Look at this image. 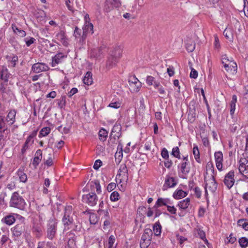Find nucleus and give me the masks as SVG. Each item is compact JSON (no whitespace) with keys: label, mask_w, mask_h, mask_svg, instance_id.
I'll return each instance as SVG.
<instances>
[{"label":"nucleus","mask_w":248,"mask_h":248,"mask_svg":"<svg viewBox=\"0 0 248 248\" xmlns=\"http://www.w3.org/2000/svg\"><path fill=\"white\" fill-rule=\"evenodd\" d=\"M9 204L11 207L23 210L25 208L26 202L23 197L17 192H15L12 194Z\"/></svg>","instance_id":"obj_1"},{"label":"nucleus","mask_w":248,"mask_h":248,"mask_svg":"<svg viewBox=\"0 0 248 248\" xmlns=\"http://www.w3.org/2000/svg\"><path fill=\"white\" fill-rule=\"evenodd\" d=\"M57 220L54 218H50L46 225V237L50 240H52L55 237L57 230Z\"/></svg>","instance_id":"obj_2"},{"label":"nucleus","mask_w":248,"mask_h":248,"mask_svg":"<svg viewBox=\"0 0 248 248\" xmlns=\"http://www.w3.org/2000/svg\"><path fill=\"white\" fill-rule=\"evenodd\" d=\"M153 233V231L150 229L147 228L144 230L140 241V248H147L149 246Z\"/></svg>","instance_id":"obj_3"},{"label":"nucleus","mask_w":248,"mask_h":248,"mask_svg":"<svg viewBox=\"0 0 248 248\" xmlns=\"http://www.w3.org/2000/svg\"><path fill=\"white\" fill-rule=\"evenodd\" d=\"M72 208L71 206H67L65 207L64 215L62 220L65 227H67L68 229H69V227L73 225L74 223L73 218L70 217Z\"/></svg>","instance_id":"obj_4"},{"label":"nucleus","mask_w":248,"mask_h":248,"mask_svg":"<svg viewBox=\"0 0 248 248\" xmlns=\"http://www.w3.org/2000/svg\"><path fill=\"white\" fill-rule=\"evenodd\" d=\"M116 179L119 180V184L121 183L124 181L128 180V169L125 164L121 165L118 170V173L116 175Z\"/></svg>","instance_id":"obj_5"},{"label":"nucleus","mask_w":248,"mask_h":248,"mask_svg":"<svg viewBox=\"0 0 248 248\" xmlns=\"http://www.w3.org/2000/svg\"><path fill=\"white\" fill-rule=\"evenodd\" d=\"M82 200L89 206H93L97 203L98 197L95 193L92 192L88 194L83 195Z\"/></svg>","instance_id":"obj_6"},{"label":"nucleus","mask_w":248,"mask_h":248,"mask_svg":"<svg viewBox=\"0 0 248 248\" xmlns=\"http://www.w3.org/2000/svg\"><path fill=\"white\" fill-rule=\"evenodd\" d=\"M239 164V172L248 179V160L245 158H241Z\"/></svg>","instance_id":"obj_7"},{"label":"nucleus","mask_w":248,"mask_h":248,"mask_svg":"<svg viewBox=\"0 0 248 248\" xmlns=\"http://www.w3.org/2000/svg\"><path fill=\"white\" fill-rule=\"evenodd\" d=\"M183 161L178 165V169H179L181 172L184 175H186L190 171V168L188 166L189 161L188 159V155L186 156H183L182 158Z\"/></svg>","instance_id":"obj_8"},{"label":"nucleus","mask_w":248,"mask_h":248,"mask_svg":"<svg viewBox=\"0 0 248 248\" xmlns=\"http://www.w3.org/2000/svg\"><path fill=\"white\" fill-rule=\"evenodd\" d=\"M234 182V172L233 170H230L225 176L224 184L229 189H230L233 186Z\"/></svg>","instance_id":"obj_9"},{"label":"nucleus","mask_w":248,"mask_h":248,"mask_svg":"<svg viewBox=\"0 0 248 248\" xmlns=\"http://www.w3.org/2000/svg\"><path fill=\"white\" fill-rule=\"evenodd\" d=\"M25 230V224L23 222H21L12 228L11 231L14 236L18 237L24 232Z\"/></svg>","instance_id":"obj_10"},{"label":"nucleus","mask_w":248,"mask_h":248,"mask_svg":"<svg viewBox=\"0 0 248 248\" xmlns=\"http://www.w3.org/2000/svg\"><path fill=\"white\" fill-rule=\"evenodd\" d=\"M49 69L48 66L42 62H38L33 64L31 67L32 71L35 73H39L41 72L47 71Z\"/></svg>","instance_id":"obj_11"},{"label":"nucleus","mask_w":248,"mask_h":248,"mask_svg":"<svg viewBox=\"0 0 248 248\" xmlns=\"http://www.w3.org/2000/svg\"><path fill=\"white\" fill-rule=\"evenodd\" d=\"M67 57V55L64 54L63 53L60 52L57 53L52 58L51 66L52 67H55L59 64L61 63L64 59Z\"/></svg>","instance_id":"obj_12"},{"label":"nucleus","mask_w":248,"mask_h":248,"mask_svg":"<svg viewBox=\"0 0 248 248\" xmlns=\"http://www.w3.org/2000/svg\"><path fill=\"white\" fill-rule=\"evenodd\" d=\"M215 159L217 169L219 170L222 169L223 154L221 151L215 153Z\"/></svg>","instance_id":"obj_13"},{"label":"nucleus","mask_w":248,"mask_h":248,"mask_svg":"<svg viewBox=\"0 0 248 248\" xmlns=\"http://www.w3.org/2000/svg\"><path fill=\"white\" fill-rule=\"evenodd\" d=\"M177 181L174 177H167L163 186V190H166L168 188L173 187L177 185Z\"/></svg>","instance_id":"obj_14"},{"label":"nucleus","mask_w":248,"mask_h":248,"mask_svg":"<svg viewBox=\"0 0 248 248\" xmlns=\"http://www.w3.org/2000/svg\"><path fill=\"white\" fill-rule=\"evenodd\" d=\"M172 202L170 199L168 198H159L155 202V205L154 206V208L157 209L158 207L165 206L167 207L169 204H171Z\"/></svg>","instance_id":"obj_15"},{"label":"nucleus","mask_w":248,"mask_h":248,"mask_svg":"<svg viewBox=\"0 0 248 248\" xmlns=\"http://www.w3.org/2000/svg\"><path fill=\"white\" fill-rule=\"evenodd\" d=\"M32 232L36 237H40L43 234L42 228L41 224L33 222L32 223Z\"/></svg>","instance_id":"obj_16"},{"label":"nucleus","mask_w":248,"mask_h":248,"mask_svg":"<svg viewBox=\"0 0 248 248\" xmlns=\"http://www.w3.org/2000/svg\"><path fill=\"white\" fill-rule=\"evenodd\" d=\"M56 39L60 41L63 46H67L68 44L67 38L64 31L61 30L56 34Z\"/></svg>","instance_id":"obj_17"},{"label":"nucleus","mask_w":248,"mask_h":248,"mask_svg":"<svg viewBox=\"0 0 248 248\" xmlns=\"http://www.w3.org/2000/svg\"><path fill=\"white\" fill-rule=\"evenodd\" d=\"M10 76L11 74L6 68L2 67L0 68V79L1 81L8 82Z\"/></svg>","instance_id":"obj_18"},{"label":"nucleus","mask_w":248,"mask_h":248,"mask_svg":"<svg viewBox=\"0 0 248 248\" xmlns=\"http://www.w3.org/2000/svg\"><path fill=\"white\" fill-rule=\"evenodd\" d=\"M35 133H32L27 138L24 144L23 148L21 149V153L22 155H24L26 152V150L29 147V144L30 143L32 144L33 142V138L35 136Z\"/></svg>","instance_id":"obj_19"},{"label":"nucleus","mask_w":248,"mask_h":248,"mask_svg":"<svg viewBox=\"0 0 248 248\" xmlns=\"http://www.w3.org/2000/svg\"><path fill=\"white\" fill-rule=\"evenodd\" d=\"M121 124L116 123L112 128L110 135H113L114 137H117V139H119L121 135Z\"/></svg>","instance_id":"obj_20"},{"label":"nucleus","mask_w":248,"mask_h":248,"mask_svg":"<svg viewBox=\"0 0 248 248\" xmlns=\"http://www.w3.org/2000/svg\"><path fill=\"white\" fill-rule=\"evenodd\" d=\"M42 158V152L41 150L38 149L36 151L32 162V165L35 168L39 165Z\"/></svg>","instance_id":"obj_21"},{"label":"nucleus","mask_w":248,"mask_h":248,"mask_svg":"<svg viewBox=\"0 0 248 248\" xmlns=\"http://www.w3.org/2000/svg\"><path fill=\"white\" fill-rule=\"evenodd\" d=\"M9 131L8 125L5 122L4 117L0 115V133L7 134Z\"/></svg>","instance_id":"obj_22"},{"label":"nucleus","mask_w":248,"mask_h":248,"mask_svg":"<svg viewBox=\"0 0 248 248\" xmlns=\"http://www.w3.org/2000/svg\"><path fill=\"white\" fill-rule=\"evenodd\" d=\"M117 150H120V151L115 153V158L116 163L119 164L123 158V145L120 143L118 145Z\"/></svg>","instance_id":"obj_23"},{"label":"nucleus","mask_w":248,"mask_h":248,"mask_svg":"<svg viewBox=\"0 0 248 248\" xmlns=\"http://www.w3.org/2000/svg\"><path fill=\"white\" fill-rule=\"evenodd\" d=\"M90 186L91 190H94L95 189L98 194L101 193V186L98 180L91 181L90 183Z\"/></svg>","instance_id":"obj_24"},{"label":"nucleus","mask_w":248,"mask_h":248,"mask_svg":"<svg viewBox=\"0 0 248 248\" xmlns=\"http://www.w3.org/2000/svg\"><path fill=\"white\" fill-rule=\"evenodd\" d=\"M209 180L211 181L210 183H206V186L209 185L208 188L209 190L212 192H215L217 187V184L215 181V176H213V178L210 177L209 178Z\"/></svg>","instance_id":"obj_25"},{"label":"nucleus","mask_w":248,"mask_h":248,"mask_svg":"<svg viewBox=\"0 0 248 248\" xmlns=\"http://www.w3.org/2000/svg\"><path fill=\"white\" fill-rule=\"evenodd\" d=\"M102 54V48L98 47L92 49L91 50L90 55L92 58L97 59L100 58Z\"/></svg>","instance_id":"obj_26"},{"label":"nucleus","mask_w":248,"mask_h":248,"mask_svg":"<svg viewBox=\"0 0 248 248\" xmlns=\"http://www.w3.org/2000/svg\"><path fill=\"white\" fill-rule=\"evenodd\" d=\"M118 62V60L110 55L108 57V60L106 62V68L108 69H111L116 65Z\"/></svg>","instance_id":"obj_27"},{"label":"nucleus","mask_w":248,"mask_h":248,"mask_svg":"<svg viewBox=\"0 0 248 248\" xmlns=\"http://www.w3.org/2000/svg\"><path fill=\"white\" fill-rule=\"evenodd\" d=\"M226 71L231 74L234 75L237 72V66L235 62H229V64L227 68H225Z\"/></svg>","instance_id":"obj_28"},{"label":"nucleus","mask_w":248,"mask_h":248,"mask_svg":"<svg viewBox=\"0 0 248 248\" xmlns=\"http://www.w3.org/2000/svg\"><path fill=\"white\" fill-rule=\"evenodd\" d=\"M206 171L205 174L204 175V181L206 182L208 180H207V175L208 174V171H210V177L213 178V176H215V169L214 166L212 163H210L209 162L207 163L206 166Z\"/></svg>","instance_id":"obj_29"},{"label":"nucleus","mask_w":248,"mask_h":248,"mask_svg":"<svg viewBox=\"0 0 248 248\" xmlns=\"http://www.w3.org/2000/svg\"><path fill=\"white\" fill-rule=\"evenodd\" d=\"M122 52L123 49L120 46H118L114 49L110 55L117 60H119L122 56Z\"/></svg>","instance_id":"obj_30"},{"label":"nucleus","mask_w":248,"mask_h":248,"mask_svg":"<svg viewBox=\"0 0 248 248\" xmlns=\"http://www.w3.org/2000/svg\"><path fill=\"white\" fill-rule=\"evenodd\" d=\"M12 28L15 34L20 37H24L26 36V32L20 28L17 27L15 24L12 25Z\"/></svg>","instance_id":"obj_31"},{"label":"nucleus","mask_w":248,"mask_h":248,"mask_svg":"<svg viewBox=\"0 0 248 248\" xmlns=\"http://www.w3.org/2000/svg\"><path fill=\"white\" fill-rule=\"evenodd\" d=\"M16 113L15 109L11 110L7 115V121L8 122H9L10 125H12L15 122Z\"/></svg>","instance_id":"obj_32"},{"label":"nucleus","mask_w":248,"mask_h":248,"mask_svg":"<svg viewBox=\"0 0 248 248\" xmlns=\"http://www.w3.org/2000/svg\"><path fill=\"white\" fill-rule=\"evenodd\" d=\"M187 193L182 189L176 190L173 194V197L175 199H180L185 197Z\"/></svg>","instance_id":"obj_33"},{"label":"nucleus","mask_w":248,"mask_h":248,"mask_svg":"<svg viewBox=\"0 0 248 248\" xmlns=\"http://www.w3.org/2000/svg\"><path fill=\"white\" fill-rule=\"evenodd\" d=\"M190 199L187 198L186 199L180 201L178 204V206L181 209L185 210L188 208L190 204Z\"/></svg>","instance_id":"obj_34"},{"label":"nucleus","mask_w":248,"mask_h":248,"mask_svg":"<svg viewBox=\"0 0 248 248\" xmlns=\"http://www.w3.org/2000/svg\"><path fill=\"white\" fill-rule=\"evenodd\" d=\"M223 34L229 41L232 42L233 40V34L232 30L230 28H226Z\"/></svg>","instance_id":"obj_35"},{"label":"nucleus","mask_w":248,"mask_h":248,"mask_svg":"<svg viewBox=\"0 0 248 248\" xmlns=\"http://www.w3.org/2000/svg\"><path fill=\"white\" fill-rule=\"evenodd\" d=\"M92 76V74L91 72H87L83 79L84 83L88 85H91L93 82Z\"/></svg>","instance_id":"obj_36"},{"label":"nucleus","mask_w":248,"mask_h":248,"mask_svg":"<svg viewBox=\"0 0 248 248\" xmlns=\"http://www.w3.org/2000/svg\"><path fill=\"white\" fill-rule=\"evenodd\" d=\"M16 219L13 215H8L5 217L2 221L8 225L13 224L15 222Z\"/></svg>","instance_id":"obj_37"},{"label":"nucleus","mask_w":248,"mask_h":248,"mask_svg":"<svg viewBox=\"0 0 248 248\" xmlns=\"http://www.w3.org/2000/svg\"><path fill=\"white\" fill-rule=\"evenodd\" d=\"M108 132L104 128H101L99 132L98 136L99 140L102 141H105L108 137Z\"/></svg>","instance_id":"obj_38"},{"label":"nucleus","mask_w":248,"mask_h":248,"mask_svg":"<svg viewBox=\"0 0 248 248\" xmlns=\"http://www.w3.org/2000/svg\"><path fill=\"white\" fill-rule=\"evenodd\" d=\"M237 102V96L236 95H233L232 97V100L230 103V113L231 115H232L235 109V105Z\"/></svg>","instance_id":"obj_39"},{"label":"nucleus","mask_w":248,"mask_h":248,"mask_svg":"<svg viewBox=\"0 0 248 248\" xmlns=\"http://www.w3.org/2000/svg\"><path fill=\"white\" fill-rule=\"evenodd\" d=\"M153 231L155 235L156 236H158L160 234L161 232V226L160 225L158 222H156L154 224L153 226Z\"/></svg>","instance_id":"obj_40"},{"label":"nucleus","mask_w":248,"mask_h":248,"mask_svg":"<svg viewBox=\"0 0 248 248\" xmlns=\"http://www.w3.org/2000/svg\"><path fill=\"white\" fill-rule=\"evenodd\" d=\"M17 175L19 177L20 181L23 183H26L27 181V176L21 170H19L17 171Z\"/></svg>","instance_id":"obj_41"},{"label":"nucleus","mask_w":248,"mask_h":248,"mask_svg":"<svg viewBox=\"0 0 248 248\" xmlns=\"http://www.w3.org/2000/svg\"><path fill=\"white\" fill-rule=\"evenodd\" d=\"M237 224L239 226L242 227L245 230L248 231V222L246 221V219H239Z\"/></svg>","instance_id":"obj_42"},{"label":"nucleus","mask_w":248,"mask_h":248,"mask_svg":"<svg viewBox=\"0 0 248 248\" xmlns=\"http://www.w3.org/2000/svg\"><path fill=\"white\" fill-rule=\"evenodd\" d=\"M197 233L198 236L201 239L204 241L205 244H207V245H208L209 243H208V240L206 238L205 233L204 232L201 230V229H199L197 230Z\"/></svg>","instance_id":"obj_43"},{"label":"nucleus","mask_w":248,"mask_h":248,"mask_svg":"<svg viewBox=\"0 0 248 248\" xmlns=\"http://www.w3.org/2000/svg\"><path fill=\"white\" fill-rule=\"evenodd\" d=\"M130 86L133 92L137 93L141 87V83L139 81L135 84L131 83Z\"/></svg>","instance_id":"obj_44"},{"label":"nucleus","mask_w":248,"mask_h":248,"mask_svg":"<svg viewBox=\"0 0 248 248\" xmlns=\"http://www.w3.org/2000/svg\"><path fill=\"white\" fill-rule=\"evenodd\" d=\"M193 154L195 160L198 163H200V152L197 146H194L193 148Z\"/></svg>","instance_id":"obj_45"},{"label":"nucleus","mask_w":248,"mask_h":248,"mask_svg":"<svg viewBox=\"0 0 248 248\" xmlns=\"http://www.w3.org/2000/svg\"><path fill=\"white\" fill-rule=\"evenodd\" d=\"M58 101V107L60 108H63L65 107L66 104V97L65 96H61V98Z\"/></svg>","instance_id":"obj_46"},{"label":"nucleus","mask_w":248,"mask_h":248,"mask_svg":"<svg viewBox=\"0 0 248 248\" xmlns=\"http://www.w3.org/2000/svg\"><path fill=\"white\" fill-rule=\"evenodd\" d=\"M239 243L242 248H246L248 245V239L246 237H242L239 239Z\"/></svg>","instance_id":"obj_47"},{"label":"nucleus","mask_w":248,"mask_h":248,"mask_svg":"<svg viewBox=\"0 0 248 248\" xmlns=\"http://www.w3.org/2000/svg\"><path fill=\"white\" fill-rule=\"evenodd\" d=\"M233 61L230 60L226 55H223L222 57V63L224 68H227L229 64V62H233Z\"/></svg>","instance_id":"obj_48"},{"label":"nucleus","mask_w":248,"mask_h":248,"mask_svg":"<svg viewBox=\"0 0 248 248\" xmlns=\"http://www.w3.org/2000/svg\"><path fill=\"white\" fill-rule=\"evenodd\" d=\"M171 154L178 159L181 158L180 153L179 151V149L178 147L173 148Z\"/></svg>","instance_id":"obj_49"},{"label":"nucleus","mask_w":248,"mask_h":248,"mask_svg":"<svg viewBox=\"0 0 248 248\" xmlns=\"http://www.w3.org/2000/svg\"><path fill=\"white\" fill-rule=\"evenodd\" d=\"M120 199V195L117 191L113 192L110 196V199L112 202L117 201Z\"/></svg>","instance_id":"obj_50"},{"label":"nucleus","mask_w":248,"mask_h":248,"mask_svg":"<svg viewBox=\"0 0 248 248\" xmlns=\"http://www.w3.org/2000/svg\"><path fill=\"white\" fill-rule=\"evenodd\" d=\"M8 61L10 62L12 66L15 67L18 61L17 56L16 55L10 56Z\"/></svg>","instance_id":"obj_51"},{"label":"nucleus","mask_w":248,"mask_h":248,"mask_svg":"<svg viewBox=\"0 0 248 248\" xmlns=\"http://www.w3.org/2000/svg\"><path fill=\"white\" fill-rule=\"evenodd\" d=\"M50 132V128L46 127L43 128L40 132V135L43 137L47 136Z\"/></svg>","instance_id":"obj_52"},{"label":"nucleus","mask_w":248,"mask_h":248,"mask_svg":"<svg viewBox=\"0 0 248 248\" xmlns=\"http://www.w3.org/2000/svg\"><path fill=\"white\" fill-rule=\"evenodd\" d=\"M242 101L244 103L248 104V87L245 88V92L242 97Z\"/></svg>","instance_id":"obj_53"},{"label":"nucleus","mask_w":248,"mask_h":248,"mask_svg":"<svg viewBox=\"0 0 248 248\" xmlns=\"http://www.w3.org/2000/svg\"><path fill=\"white\" fill-rule=\"evenodd\" d=\"M26 44L28 46H30L31 44L34 43L36 40L33 37H27L24 39Z\"/></svg>","instance_id":"obj_54"},{"label":"nucleus","mask_w":248,"mask_h":248,"mask_svg":"<svg viewBox=\"0 0 248 248\" xmlns=\"http://www.w3.org/2000/svg\"><path fill=\"white\" fill-rule=\"evenodd\" d=\"M81 226L79 223L74 222L71 226L69 227V229H72L74 231H79Z\"/></svg>","instance_id":"obj_55"},{"label":"nucleus","mask_w":248,"mask_h":248,"mask_svg":"<svg viewBox=\"0 0 248 248\" xmlns=\"http://www.w3.org/2000/svg\"><path fill=\"white\" fill-rule=\"evenodd\" d=\"M161 156L165 159H168L169 158V152L166 148H164L162 149L161 152Z\"/></svg>","instance_id":"obj_56"},{"label":"nucleus","mask_w":248,"mask_h":248,"mask_svg":"<svg viewBox=\"0 0 248 248\" xmlns=\"http://www.w3.org/2000/svg\"><path fill=\"white\" fill-rule=\"evenodd\" d=\"M121 102L119 101L112 102L108 105V107L114 108H118L121 107Z\"/></svg>","instance_id":"obj_57"},{"label":"nucleus","mask_w":248,"mask_h":248,"mask_svg":"<svg viewBox=\"0 0 248 248\" xmlns=\"http://www.w3.org/2000/svg\"><path fill=\"white\" fill-rule=\"evenodd\" d=\"M93 24L91 23H89L85 24L84 27L83 29H87V30H89V32H91V34H93Z\"/></svg>","instance_id":"obj_58"},{"label":"nucleus","mask_w":248,"mask_h":248,"mask_svg":"<svg viewBox=\"0 0 248 248\" xmlns=\"http://www.w3.org/2000/svg\"><path fill=\"white\" fill-rule=\"evenodd\" d=\"M155 82V78L151 76H148L146 78V83L148 85H153Z\"/></svg>","instance_id":"obj_59"},{"label":"nucleus","mask_w":248,"mask_h":248,"mask_svg":"<svg viewBox=\"0 0 248 248\" xmlns=\"http://www.w3.org/2000/svg\"><path fill=\"white\" fill-rule=\"evenodd\" d=\"M115 238L113 235H110L108 239V248H112L113 245L115 242Z\"/></svg>","instance_id":"obj_60"},{"label":"nucleus","mask_w":248,"mask_h":248,"mask_svg":"<svg viewBox=\"0 0 248 248\" xmlns=\"http://www.w3.org/2000/svg\"><path fill=\"white\" fill-rule=\"evenodd\" d=\"M81 30L79 29L78 27H76L74 32V35L76 38H78L81 36Z\"/></svg>","instance_id":"obj_61"},{"label":"nucleus","mask_w":248,"mask_h":248,"mask_svg":"<svg viewBox=\"0 0 248 248\" xmlns=\"http://www.w3.org/2000/svg\"><path fill=\"white\" fill-rule=\"evenodd\" d=\"M167 210L171 214L175 215L176 214V209L173 206L168 205L167 207Z\"/></svg>","instance_id":"obj_62"},{"label":"nucleus","mask_w":248,"mask_h":248,"mask_svg":"<svg viewBox=\"0 0 248 248\" xmlns=\"http://www.w3.org/2000/svg\"><path fill=\"white\" fill-rule=\"evenodd\" d=\"M8 82H5L3 81H1L0 85V90L2 93H4L5 91L6 87L7 85Z\"/></svg>","instance_id":"obj_63"},{"label":"nucleus","mask_w":248,"mask_h":248,"mask_svg":"<svg viewBox=\"0 0 248 248\" xmlns=\"http://www.w3.org/2000/svg\"><path fill=\"white\" fill-rule=\"evenodd\" d=\"M102 162L100 160H99V159L96 160L95 161V163L93 165L94 169H95L96 170H98L101 167V166L102 165Z\"/></svg>","instance_id":"obj_64"}]
</instances>
